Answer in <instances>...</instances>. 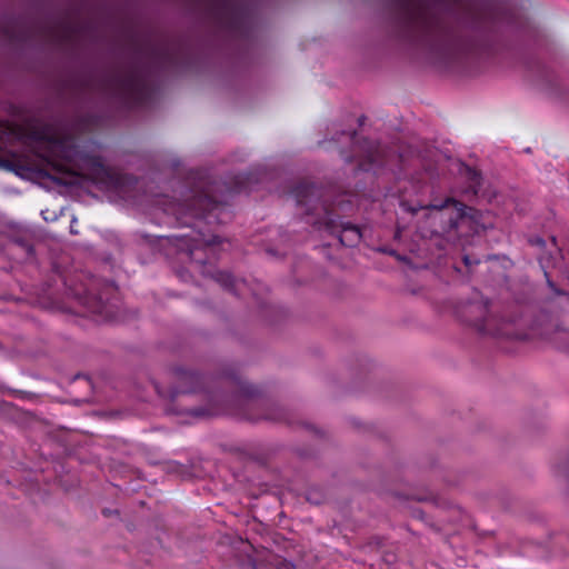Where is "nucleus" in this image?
Listing matches in <instances>:
<instances>
[{"instance_id": "obj_17", "label": "nucleus", "mask_w": 569, "mask_h": 569, "mask_svg": "<svg viewBox=\"0 0 569 569\" xmlns=\"http://www.w3.org/2000/svg\"><path fill=\"white\" fill-rule=\"evenodd\" d=\"M438 309L442 315L453 317L457 320L461 319L460 302L458 299H443L439 302Z\"/></svg>"}, {"instance_id": "obj_9", "label": "nucleus", "mask_w": 569, "mask_h": 569, "mask_svg": "<svg viewBox=\"0 0 569 569\" xmlns=\"http://www.w3.org/2000/svg\"><path fill=\"white\" fill-rule=\"evenodd\" d=\"M172 373L176 382L171 391L172 400H174L179 395L204 391L206 379L196 371L183 367H176L173 368Z\"/></svg>"}, {"instance_id": "obj_16", "label": "nucleus", "mask_w": 569, "mask_h": 569, "mask_svg": "<svg viewBox=\"0 0 569 569\" xmlns=\"http://www.w3.org/2000/svg\"><path fill=\"white\" fill-rule=\"evenodd\" d=\"M76 33V26L69 21H61L51 29V34L59 44L72 41Z\"/></svg>"}, {"instance_id": "obj_27", "label": "nucleus", "mask_w": 569, "mask_h": 569, "mask_svg": "<svg viewBox=\"0 0 569 569\" xmlns=\"http://www.w3.org/2000/svg\"><path fill=\"white\" fill-rule=\"evenodd\" d=\"M406 209H407V210H409V211H411L412 213L417 212V209L411 208V207H408V208H406Z\"/></svg>"}, {"instance_id": "obj_15", "label": "nucleus", "mask_w": 569, "mask_h": 569, "mask_svg": "<svg viewBox=\"0 0 569 569\" xmlns=\"http://www.w3.org/2000/svg\"><path fill=\"white\" fill-rule=\"evenodd\" d=\"M10 250L17 251L16 259L19 261L28 260L34 257V247L31 236L23 233L10 238Z\"/></svg>"}, {"instance_id": "obj_19", "label": "nucleus", "mask_w": 569, "mask_h": 569, "mask_svg": "<svg viewBox=\"0 0 569 569\" xmlns=\"http://www.w3.org/2000/svg\"><path fill=\"white\" fill-rule=\"evenodd\" d=\"M36 136L39 140L46 141L56 148H62L66 143V138L48 133L46 131H38Z\"/></svg>"}, {"instance_id": "obj_7", "label": "nucleus", "mask_w": 569, "mask_h": 569, "mask_svg": "<svg viewBox=\"0 0 569 569\" xmlns=\"http://www.w3.org/2000/svg\"><path fill=\"white\" fill-rule=\"evenodd\" d=\"M226 378L237 386L238 399L243 405L241 417L250 421L271 420L281 421L284 418L281 408L269 405L259 396V389L242 380L234 371L226 372Z\"/></svg>"}, {"instance_id": "obj_11", "label": "nucleus", "mask_w": 569, "mask_h": 569, "mask_svg": "<svg viewBox=\"0 0 569 569\" xmlns=\"http://www.w3.org/2000/svg\"><path fill=\"white\" fill-rule=\"evenodd\" d=\"M465 239L468 237L467 230L472 234H479L493 227L495 217L490 211H481L465 204Z\"/></svg>"}, {"instance_id": "obj_23", "label": "nucleus", "mask_w": 569, "mask_h": 569, "mask_svg": "<svg viewBox=\"0 0 569 569\" xmlns=\"http://www.w3.org/2000/svg\"><path fill=\"white\" fill-rule=\"evenodd\" d=\"M545 276H546V278H547V283H548L549 288H550L555 293H557V295H565V292H563V291H561V290H559V289H557V288H556L555 283L549 279L548 273H547L546 271H545Z\"/></svg>"}, {"instance_id": "obj_8", "label": "nucleus", "mask_w": 569, "mask_h": 569, "mask_svg": "<svg viewBox=\"0 0 569 569\" xmlns=\"http://www.w3.org/2000/svg\"><path fill=\"white\" fill-rule=\"evenodd\" d=\"M465 197L471 196L478 200L491 202L497 192L491 183L486 181L482 173L473 163L465 161Z\"/></svg>"}, {"instance_id": "obj_3", "label": "nucleus", "mask_w": 569, "mask_h": 569, "mask_svg": "<svg viewBox=\"0 0 569 569\" xmlns=\"http://www.w3.org/2000/svg\"><path fill=\"white\" fill-rule=\"evenodd\" d=\"M173 59V52L164 44L149 48L147 61H142V52H137L128 63L103 77V87L122 107H143L154 94L152 69H164Z\"/></svg>"}, {"instance_id": "obj_26", "label": "nucleus", "mask_w": 569, "mask_h": 569, "mask_svg": "<svg viewBox=\"0 0 569 569\" xmlns=\"http://www.w3.org/2000/svg\"><path fill=\"white\" fill-rule=\"evenodd\" d=\"M102 512H103V515H104V516H107V517H108V516H110V515L112 513V511H111L110 509H103V511H102Z\"/></svg>"}, {"instance_id": "obj_22", "label": "nucleus", "mask_w": 569, "mask_h": 569, "mask_svg": "<svg viewBox=\"0 0 569 569\" xmlns=\"http://www.w3.org/2000/svg\"><path fill=\"white\" fill-rule=\"evenodd\" d=\"M94 311L100 315H104V313L109 315V312L107 311V306L104 305L101 296H99V300H98Z\"/></svg>"}, {"instance_id": "obj_4", "label": "nucleus", "mask_w": 569, "mask_h": 569, "mask_svg": "<svg viewBox=\"0 0 569 569\" xmlns=\"http://www.w3.org/2000/svg\"><path fill=\"white\" fill-rule=\"evenodd\" d=\"M291 196L296 199L298 207L305 208L307 223L337 236L340 243L346 247H355L360 242L362 238L360 228L340 220V213L346 212L350 202L332 186L322 187L309 181H300L291 189Z\"/></svg>"}, {"instance_id": "obj_18", "label": "nucleus", "mask_w": 569, "mask_h": 569, "mask_svg": "<svg viewBox=\"0 0 569 569\" xmlns=\"http://www.w3.org/2000/svg\"><path fill=\"white\" fill-rule=\"evenodd\" d=\"M93 173L100 180L111 179V170L103 163L100 157L93 156L89 159Z\"/></svg>"}, {"instance_id": "obj_1", "label": "nucleus", "mask_w": 569, "mask_h": 569, "mask_svg": "<svg viewBox=\"0 0 569 569\" xmlns=\"http://www.w3.org/2000/svg\"><path fill=\"white\" fill-rule=\"evenodd\" d=\"M253 181L252 173H241L221 181L207 170H193L180 186L179 200L168 196L158 198L156 209L163 213L162 222L181 230L159 237L166 256H177L182 262L206 266L210 256L216 253V246L221 243L220 237L209 227L222 221L227 197L251 190Z\"/></svg>"}, {"instance_id": "obj_24", "label": "nucleus", "mask_w": 569, "mask_h": 569, "mask_svg": "<svg viewBox=\"0 0 569 569\" xmlns=\"http://www.w3.org/2000/svg\"><path fill=\"white\" fill-rule=\"evenodd\" d=\"M463 261H465V267H469L471 264L470 258L467 254H465Z\"/></svg>"}, {"instance_id": "obj_25", "label": "nucleus", "mask_w": 569, "mask_h": 569, "mask_svg": "<svg viewBox=\"0 0 569 569\" xmlns=\"http://www.w3.org/2000/svg\"><path fill=\"white\" fill-rule=\"evenodd\" d=\"M279 569H292V565L291 563H283L281 568Z\"/></svg>"}, {"instance_id": "obj_20", "label": "nucleus", "mask_w": 569, "mask_h": 569, "mask_svg": "<svg viewBox=\"0 0 569 569\" xmlns=\"http://www.w3.org/2000/svg\"><path fill=\"white\" fill-rule=\"evenodd\" d=\"M449 204H453L457 208L458 217H462V203L457 201V200H455V199H452V198H447L445 201H442L440 203L432 202L429 206H427L426 208H432V209L441 210L443 208H447ZM421 208H425V207L421 206Z\"/></svg>"}, {"instance_id": "obj_13", "label": "nucleus", "mask_w": 569, "mask_h": 569, "mask_svg": "<svg viewBox=\"0 0 569 569\" xmlns=\"http://www.w3.org/2000/svg\"><path fill=\"white\" fill-rule=\"evenodd\" d=\"M52 172L43 171L42 176L51 181L66 187L76 186L79 181V174L69 168L68 164L58 161H48Z\"/></svg>"}, {"instance_id": "obj_21", "label": "nucleus", "mask_w": 569, "mask_h": 569, "mask_svg": "<svg viewBox=\"0 0 569 569\" xmlns=\"http://www.w3.org/2000/svg\"><path fill=\"white\" fill-rule=\"evenodd\" d=\"M189 412L194 417H204L219 413V409H217L212 403H210L206 407L192 408L189 410Z\"/></svg>"}, {"instance_id": "obj_2", "label": "nucleus", "mask_w": 569, "mask_h": 569, "mask_svg": "<svg viewBox=\"0 0 569 569\" xmlns=\"http://www.w3.org/2000/svg\"><path fill=\"white\" fill-rule=\"evenodd\" d=\"M399 37L432 51L451 53L461 42L456 0H393Z\"/></svg>"}, {"instance_id": "obj_5", "label": "nucleus", "mask_w": 569, "mask_h": 569, "mask_svg": "<svg viewBox=\"0 0 569 569\" xmlns=\"http://www.w3.org/2000/svg\"><path fill=\"white\" fill-rule=\"evenodd\" d=\"M342 138L352 146L351 152L341 151L342 158L349 163L357 161L359 170L377 173L379 169L383 168H388L391 171L402 169L403 156L393 149L383 148L379 143L369 140L358 141L355 130L342 131L336 141L340 142Z\"/></svg>"}, {"instance_id": "obj_6", "label": "nucleus", "mask_w": 569, "mask_h": 569, "mask_svg": "<svg viewBox=\"0 0 569 569\" xmlns=\"http://www.w3.org/2000/svg\"><path fill=\"white\" fill-rule=\"evenodd\" d=\"M465 66L469 56L476 54L479 57H488L492 53V47L489 43L493 38L495 33L500 31L505 27H511L516 24V18L513 12L508 10H495L485 12L478 20V29L481 33V39L477 43H471L467 39V29L469 23V3L465 0Z\"/></svg>"}, {"instance_id": "obj_14", "label": "nucleus", "mask_w": 569, "mask_h": 569, "mask_svg": "<svg viewBox=\"0 0 569 569\" xmlns=\"http://www.w3.org/2000/svg\"><path fill=\"white\" fill-rule=\"evenodd\" d=\"M210 276L219 284H221V287L238 297L243 296L244 289L248 287L247 281L236 279L231 273L227 271L216 270L214 272L210 273Z\"/></svg>"}, {"instance_id": "obj_12", "label": "nucleus", "mask_w": 569, "mask_h": 569, "mask_svg": "<svg viewBox=\"0 0 569 569\" xmlns=\"http://www.w3.org/2000/svg\"><path fill=\"white\" fill-rule=\"evenodd\" d=\"M212 14L230 28H236L239 22L240 8L234 0H208Z\"/></svg>"}, {"instance_id": "obj_10", "label": "nucleus", "mask_w": 569, "mask_h": 569, "mask_svg": "<svg viewBox=\"0 0 569 569\" xmlns=\"http://www.w3.org/2000/svg\"><path fill=\"white\" fill-rule=\"evenodd\" d=\"M475 327L481 335L495 338L523 339V335L518 332L510 321L489 317L476 322Z\"/></svg>"}]
</instances>
